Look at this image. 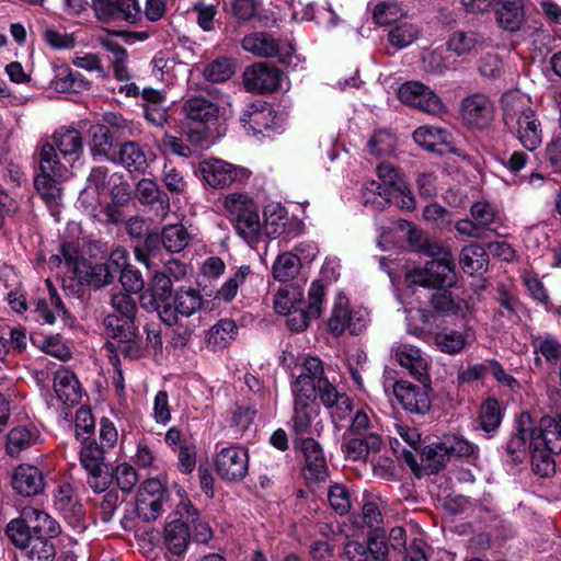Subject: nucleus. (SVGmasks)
Segmentation results:
<instances>
[{"label": "nucleus", "instance_id": "f257e3e1", "mask_svg": "<svg viewBox=\"0 0 561 561\" xmlns=\"http://www.w3.org/2000/svg\"><path fill=\"white\" fill-rule=\"evenodd\" d=\"M503 121L515 133L523 147L536 150L542 142V128L529 99L517 90L507 91L502 96Z\"/></svg>", "mask_w": 561, "mask_h": 561}, {"label": "nucleus", "instance_id": "f03ea898", "mask_svg": "<svg viewBox=\"0 0 561 561\" xmlns=\"http://www.w3.org/2000/svg\"><path fill=\"white\" fill-rule=\"evenodd\" d=\"M224 207L237 233L248 243L256 242L261 232L257 205L244 194L231 193L225 197Z\"/></svg>", "mask_w": 561, "mask_h": 561}, {"label": "nucleus", "instance_id": "7ed1b4c3", "mask_svg": "<svg viewBox=\"0 0 561 561\" xmlns=\"http://www.w3.org/2000/svg\"><path fill=\"white\" fill-rule=\"evenodd\" d=\"M108 451L107 448L99 444L94 438L82 437L79 451L80 463L87 471L88 484L96 493L107 490L112 481L106 462V454Z\"/></svg>", "mask_w": 561, "mask_h": 561}, {"label": "nucleus", "instance_id": "20e7f679", "mask_svg": "<svg viewBox=\"0 0 561 561\" xmlns=\"http://www.w3.org/2000/svg\"><path fill=\"white\" fill-rule=\"evenodd\" d=\"M176 514L181 518H185L186 522L175 519L168 523L164 528V543L170 553L181 556L186 551L191 539V533L186 523H195L198 512L187 499H182L176 507Z\"/></svg>", "mask_w": 561, "mask_h": 561}, {"label": "nucleus", "instance_id": "39448f33", "mask_svg": "<svg viewBox=\"0 0 561 561\" xmlns=\"http://www.w3.org/2000/svg\"><path fill=\"white\" fill-rule=\"evenodd\" d=\"M459 113L468 127L484 129L494 119V104L488 95L473 93L461 100Z\"/></svg>", "mask_w": 561, "mask_h": 561}, {"label": "nucleus", "instance_id": "423d86ee", "mask_svg": "<svg viewBox=\"0 0 561 561\" xmlns=\"http://www.w3.org/2000/svg\"><path fill=\"white\" fill-rule=\"evenodd\" d=\"M407 279L411 284L425 287L450 286L455 282L454 260L430 261L423 268L408 272Z\"/></svg>", "mask_w": 561, "mask_h": 561}, {"label": "nucleus", "instance_id": "0eeeda50", "mask_svg": "<svg viewBox=\"0 0 561 561\" xmlns=\"http://www.w3.org/2000/svg\"><path fill=\"white\" fill-rule=\"evenodd\" d=\"M324 297V285L320 280L312 282L308 291L307 309L296 307L286 313L288 328L293 332L306 330L311 319H317L321 316Z\"/></svg>", "mask_w": 561, "mask_h": 561}, {"label": "nucleus", "instance_id": "6e6552de", "mask_svg": "<svg viewBox=\"0 0 561 561\" xmlns=\"http://www.w3.org/2000/svg\"><path fill=\"white\" fill-rule=\"evenodd\" d=\"M398 98L402 103L430 114H439L444 111L440 98L419 81H409L401 84L398 89Z\"/></svg>", "mask_w": 561, "mask_h": 561}, {"label": "nucleus", "instance_id": "1a4fd4ad", "mask_svg": "<svg viewBox=\"0 0 561 561\" xmlns=\"http://www.w3.org/2000/svg\"><path fill=\"white\" fill-rule=\"evenodd\" d=\"M248 451L240 446L224 447L215 457L216 471L227 481L242 480L248 472Z\"/></svg>", "mask_w": 561, "mask_h": 561}, {"label": "nucleus", "instance_id": "9d476101", "mask_svg": "<svg viewBox=\"0 0 561 561\" xmlns=\"http://www.w3.org/2000/svg\"><path fill=\"white\" fill-rule=\"evenodd\" d=\"M93 9L98 19L104 22L126 21L137 24L142 20L137 0H93Z\"/></svg>", "mask_w": 561, "mask_h": 561}, {"label": "nucleus", "instance_id": "9b49d317", "mask_svg": "<svg viewBox=\"0 0 561 561\" xmlns=\"http://www.w3.org/2000/svg\"><path fill=\"white\" fill-rule=\"evenodd\" d=\"M304 456L305 465L302 473L308 482L324 481L329 476V469L323 449L314 437L300 439L294 443Z\"/></svg>", "mask_w": 561, "mask_h": 561}, {"label": "nucleus", "instance_id": "f8f14e48", "mask_svg": "<svg viewBox=\"0 0 561 561\" xmlns=\"http://www.w3.org/2000/svg\"><path fill=\"white\" fill-rule=\"evenodd\" d=\"M283 72L266 62H255L243 72L244 87L250 92L270 93L278 90L283 81Z\"/></svg>", "mask_w": 561, "mask_h": 561}, {"label": "nucleus", "instance_id": "ddd939ff", "mask_svg": "<svg viewBox=\"0 0 561 561\" xmlns=\"http://www.w3.org/2000/svg\"><path fill=\"white\" fill-rule=\"evenodd\" d=\"M430 385L431 380L422 387L399 380L393 385V394L405 411L424 415L431 410Z\"/></svg>", "mask_w": 561, "mask_h": 561}, {"label": "nucleus", "instance_id": "4468645a", "mask_svg": "<svg viewBox=\"0 0 561 561\" xmlns=\"http://www.w3.org/2000/svg\"><path fill=\"white\" fill-rule=\"evenodd\" d=\"M368 321L366 310H350L346 302L340 301L333 307L328 328L336 336L341 335L345 330H348L351 334L357 335L366 329Z\"/></svg>", "mask_w": 561, "mask_h": 561}, {"label": "nucleus", "instance_id": "2eb2a0df", "mask_svg": "<svg viewBox=\"0 0 561 561\" xmlns=\"http://www.w3.org/2000/svg\"><path fill=\"white\" fill-rule=\"evenodd\" d=\"M319 416L317 405H294L290 419V432L294 435V443L308 437L320 436L324 425Z\"/></svg>", "mask_w": 561, "mask_h": 561}, {"label": "nucleus", "instance_id": "dca6fc26", "mask_svg": "<svg viewBox=\"0 0 561 561\" xmlns=\"http://www.w3.org/2000/svg\"><path fill=\"white\" fill-rule=\"evenodd\" d=\"M391 356L421 383L430 381L428 360L420 348L401 343L391 347Z\"/></svg>", "mask_w": 561, "mask_h": 561}, {"label": "nucleus", "instance_id": "f3484780", "mask_svg": "<svg viewBox=\"0 0 561 561\" xmlns=\"http://www.w3.org/2000/svg\"><path fill=\"white\" fill-rule=\"evenodd\" d=\"M241 47L244 51L257 58L277 57L280 62H285L283 55L284 45L282 41L272 33L265 31H255L248 33L241 39Z\"/></svg>", "mask_w": 561, "mask_h": 561}, {"label": "nucleus", "instance_id": "a211bd4d", "mask_svg": "<svg viewBox=\"0 0 561 561\" xmlns=\"http://www.w3.org/2000/svg\"><path fill=\"white\" fill-rule=\"evenodd\" d=\"M165 499L163 484L157 479H148L138 491L137 512L147 520L156 519L162 512Z\"/></svg>", "mask_w": 561, "mask_h": 561}, {"label": "nucleus", "instance_id": "6ab92c4d", "mask_svg": "<svg viewBox=\"0 0 561 561\" xmlns=\"http://www.w3.org/2000/svg\"><path fill=\"white\" fill-rule=\"evenodd\" d=\"M54 505L76 531L81 533L85 528L83 507L76 499L69 483H61L57 486L54 492Z\"/></svg>", "mask_w": 561, "mask_h": 561}, {"label": "nucleus", "instance_id": "aec40b11", "mask_svg": "<svg viewBox=\"0 0 561 561\" xmlns=\"http://www.w3.org/2000/svg\"><path fill=\"white\" fill-rule=\"evenodd\" d=\"M13 490L25 497L39 494L45 488L43 472L30 463L19 465L12 476Z\"/></svg>", "mask_w": 561, "mask_h": 561}, {"label": "nucleus", "instance_id": "412c9836", "mask_svg": "<svg viewBox=\"0 0 561 561\" xmlns=\"http://www.w3.org/2000/svg\"><path fill=\"white\" fill-rule=\"evenodd\" d=\"M64 161L70 167L79 162L83 154V140L81 134L75 128H59L53 136L50 141Z\"/></svg>", "mask_w": 561, "mask_h": 561}, {"label": "nucleus", "instance_id": "4be33fe9", "mask_svg": "<svg viewBox=\"0 0 561 561\" xmlns=\"http://www.w3.org/2000/svg\"><path fill=\"white\" fill-rule=\"evenodd\" d=\"M534 420L529 412H522L516 420L515 431L506 442L505 451L514 462H522L526 455V442L533 435Z\"/></svg>", "mask_w": 561, "mask_h": 561}, {"label": "nucleus", "instance_id": "5701e85b", "mask_svg": "<svg viewBox=\"0 0 561 561\" xmlns=\"http://www.w3.org/2000/svg\"><path fill=\"white\" fill-rule=\"evenodd\" d=\"M65 179L42 172L34 178V186L53 216L59 214L62 205V187L59 182Z\"/></svg>", "mask_w": 561, "mask_h": 561}, {"label": "nucleus", "instance_id": "b1692460", "mask_svg": "<svg viewBox=\"0 0 561 561\" xmlns=\"http://www.w3.org/2000/svg\"><path fill=\"white\" fill-rule=\"evenodd\" d=\"M318 393L332 417L344 420L348 416L352 411L351 399L345 393L339 392L328 378L318 385Z\"/></svg>", "mask_w": 561, "mask_h": 561}, {"label": "nucleus", "instance_id": "393cba45", "mask_svg": "<svg viewBox=\"0 0 561 561\" xmlns=\"http://www.w3.org/2000/svg\"><path fill=\"white\" fill-rule=\"evenodd\" d=\"M182 113L188 122L206 125L217 119L219 110L210 100L194 95L185 99L182 105Z\"/></svg>", "mask_w": 561, "mask_h": 561}, {"label": "nucleus", "instance_id": "a878e982", "mask_svg": "<svg viewBox=\"0 0 561 561\" xmlns=\"http://www.w3.org/2000/svg\"><path fill=\"white\" fill-rule=\"evenodd\" d=\"M203 179L214 187L230 185L238 176L237 169L222 160L210 159L199 165Z\"/></svg>", "mask_w": 561, "mask_h": 561}, {"label": "nucleus", "instance_id": "bb28decb", "mask_svg": "<svg viewBox=\"0 0 561 561\" xmlns=\"http://www.w3.org/2000/svg\"><path fill=\"white\" fill-rule=\"evenodd\" d=\"M54 390L58 399L68 405L78 404L82 397L78 378L67 368H61L55 373Z\"/></svg>", "mask_w": 561, "mask_h": 561}, {"label": "nucleus", "instance_id": "cd10ccee", "mask_svg": "<svg viewBox=\"0 0 561 561\" xmlns=\"http://www.w3.org/2000/svg\"><path fill=\"white\" fill-rule=\"evenodd\" d=\"M495 16L503 30L517 32L525 20L523 0H497Z\"/></svg>", "mask_w": 561, "mask_h": 561}, {"label": "nucleus", "instance_id": "c85d7f7f", "mask_svg": "<svg viewBox=\"0 0 561 561\" xmlns=\"http://www.w3.org/2000/svg\"><path fill=\"white\" fill-rule=\"evenodd\" d=\"M381 439L377 433H367L365 436H355L342 445L346 458L354 461H366L370 453H377L381 447Z\"/></svg>", "mask_w": 561, "mask_h": 561}, {"label": "nucleus", "instance_id": "c756f323", "mask_svg": "<svg viewBox=\"0 0 561 561\" xmlns=\"http://www.w3.org/2000/svg\"><path fill=\"white\" fill-rule=\"evenodd\" d=\"M496 300L500 307L494 313V320L500 325H505L506 323L516 324L522 320L519 314L522 304L503 284L499 285Z\"/></svg>", "mask_w": 561, "mask_h": 561}, {"label": "nucleus", "instance_id": "7c9ffc66", "mask_svg": "<svg viewBox=\"0 0 561 561\" xmlns=\"http://www.w3.org/2000/svg\"><path fill=\"white\" fill-rule=\"evenodd\" d=\"M530 438L541 439L545 446L554 453H561V415L542 416L539 426L533 425V435Z\"/></svg>", "mask_w": 561, "mask_h": 561}, {"label": "nucleus", "instance_id": "2f4dec72", "mask_svg": "<svg viewBox=\"0 0 561 561\" xmlns=\"http://www.w3.org/2000/svg\"><path fill=\"white\" fill-rule=\"evenodd\" d=\"M22 516L26 518L33 536L56 537L59 534V525L47 513L33 507L25 506L22 508Z\"/></svg>", "mask_w": 561, "mask_h": 561}, {"label": "nucleus", "instance_id": "473e14b6", "mask_svg": "<svg viewBox=\"0 0 561 561\" xmlns=\"http://www.w3.org/2000/svg\"><path fill=\"white\" fill-rule=\"evenodd\" d=\"M39 432L34 425H19L7 435V453L10 456L19 455L22 450L39 442Z\"/></svg>", "mask_w": 561, "mask_h": 561}, {"label": "nucleus", "instance_id": "72a5a7b5", "mask_svg": "<svg viewBox=\"0 0 561 561\" xmlns=\"http://www.w3.org/2000/svg\"><path fill=\"white\" fill-rule=\"evenodd\" d=\"M135 319L107 314L103 321L106 334L119 343L134 341L138 335Z\"/></svg>", "mask_w": 561, "mask_h": 561}, {"label": "nucleus", "instance_id": "f704fd0d", "mask_svg": "<svg viewBox=\"0 0 561 561\" xmlns=\"http://www.w3.org/2000/svg\"><path fill=\"white\" fill-rule=\"evenodd\" d=\"M67 164L59 159L57 149L51 142L41 145L38 149L39 172L50 173L55 178H68L70 171Z\"/></svg>", "mask_w": 561, "mask_h": 561}, {"label": "nucleus", "instance_id": "c9c22d12", "mask_svg": "<svg viewBox=\"0 0 561 561\" xmlns=\"http://www.w3.org/2000/svg\"><path fill=\"white\" fill-rule=\"evenodd\" d=\"M136 197L142 205L160 204L163 215L170 209V199L167 193L161 191L158 183L151 179H141L136 185Z\"/></svg>", "mask_w": 561, "mask_h": 561}, {"label": "nucleus", "instance_id": "e433bc0d", "mask_svg": "<svg viewBox=\"0 0 561 561\" xmlns=\"http://www.w3.org/2000/svg\"><path fill=\"white\" fill-rule=\"evenodd\" d=\"M529 453L531 467L536 474H539L540 477H548L554 472V460L552 455L556 453L550 450L548 446H545L541 439L536 440L535 438H530Z\"/></svg>", "mask_w": 561, "mask_h": 561}, {"label": "nucleus", "instance_id": "4c0bfd02", "mask_svg": "<svg viewBox=\"0 0 561 561\" xmlns=\"http://www.w3.org/2000/svg\"><path fill=\"white\" fill-rule=\"evenodd\" d=\"M238 333V327L230 319H222L213 325L207 334V346L214 351L224 350L234 339Z\"/></svg>", "mask_w": 561, "mask_h": 561}, {"label": "nucleus", "instance_id": "58836bf2", "mask_svg": "<svg viewBox=\"0 0 561 561\" xmlns=\"http://www.w3.org/2000/svg\"><path fill=\"white\" fill-rule=\"evenodd\" d=\"M101 45L105 50L112 54L111 65L114 77L118 81L129 80L131 76L127 67L128 55L126 48L112 38H103Z\"/></svg>", "mask_w": 561, "mask_h": 561}, {"label": "nucleus", "instance_id": "ea45409f", "mask_svg": "<svg viewBox=\"0 0 561 561\" xmlns=\"http://www.w3.org/2000/svg\"><path fill=\"white\" fill-rule=\"evenodd\" d=\"M108 171L104 167L93 168L88 178V184L80 194L82 204H88V207L94 208L98 204V196L107 183Z\"/></svg>", "mask_w": 561, "mask_h": 561}, {"label": "nucleus", "instance_id": "a19ab883", "mask_svg": "<svg viewBox=\"0 0 561 561\" xmlns=\"http://www.w3.org/2000/svg\"><path fill=\"white\" fill-rule=\"evenodd\" d=\"M489 262L488 253L479 244H469L461 250L460 264L462 270L473 275L486 268Z\"/></svg>", "mask_w": 561, "mask_h": 561}, {"label": "nucleus", "instance_id": "79ce46f5", "mask_svg": "<svg viewBox=\"0 0 561 561\" xmlns=\"http://www.w3.org/2000/svg\"><path fill=\"white\" fill-rule=\"evenodd\" d=\"M482 43L483 39L478 33L473 31L458 30L450 35L447 42V47L457 56H463L481 46Z\"/></svg>", "mask_w": 561, "mask_h": 561}, {"label": "nucleus", "instance_id": "37998d69", "mask_svg": "<svg viewBox=\"0 0 561 561\" xmlns=\"http://www.w3.org/2000/svg\"><path fill=\"white\" fill-rule=\"evenodd\" d=\"M21 551L30 561H53L56 550L46 536H33Z\"/></svg>", "mask_w": 561, "mask_h": 561}, {"label": "nucleus", "instance_id": "c03bdc74", "mask_svg": "<svg viewBox=\"0 0 561 561\" xmlns=\"http://www.w3.org/2000/svg\"><path fill=\"white\" fill-rule=\"evenodd\" d=\"M81 283H85L95 288L110 284L114 279L113 271L107 264H94L82 267L76 276Z\"/></svg>", "mask_w": 561, "mask_h": 561}, {"label": "nucleus", "instance_id": "a18cd8bd", "mask_svg": "<svg viewBox=\"0 0 561 561\" xmlns=\"http://www.w3.org/2000/svg\"><path fill=\"white\" fill-rule=\"evenodd\" d=\"M449 134L438 127L421 126L413 133L414 141L428 151L437 150V146L448 141Z\"/></svg>", "mask_w": 561, "mask_h": 561}, {"label": "nucleus", "instance_id": "49530a36", "mask_svg": "<svg viewBox=\"0 0 561 561\" xmlns=\"http://www.w3.org/2000/svg\"><path fill=\"white\" fill-rule=\"evenodd\" d=\"M161 240L169 252L179 253L188 244L190 234L181 224L169 225L162 229Z\"/></svg>", "mask_w": 561, "mask_h": 561}, {"label": "nucleus", "instance_id": "de8ad7c7", "mask_svg": "<svg viewBox=\"0 0 561 561\" xmlns=\"http://www.w3.org/2000/svg\"><path fill=\"white\" fill-rule=\"evenodd\" d=\"M434 342L440 352L455 355L465 348L467 336L459 331L443 330L435 334Z\"/></svg>", "mask_w": 561, "mask_h": 561}, {"label": "nucleus", "instance_id": "09e8293b", "mask_svg": "<svg viewBox=\"0 0 561 561\" xmlns=\"http://www.w3.org/2000/svg\"><path fill=\"white\" fill-rule=\"evenodd\" d=\"M318 385L309 377L298 376L291 383L294 405H316Z\"/></svg>", "mask_w": 561, "mask_h": 561}, {"label": "nucleus", "instance_id": "8fccbe9b", "mask_svg": "<svg viewBox=\"0 0 561 561\" xmlns=\"http://www.w3.org/2000/svg\"><path fill=\"white\" fill-rule=\"evenodd\" d=\"M300 259L291 253L279 254L273 265V275L275 279L285 283L293 279L300 270Z\"/></svg>", "mask_w": 561, "mask_h": 561}, {"label": "nucleus", "instance_id": "3c124183", "mask_svg": "<svg viewBox=\"0 0 561 561\" xmlns=\"http://www.w3.org/2000/svg\"><path fill=\"white\" fill-rule=\"evenodd\" d=\"M4 534L11 541V543L22 550L23 548H27L26 543L31 540L33 535L31 534V527L24 518V516H20L11 519L5 528Z\"/></svg>", "mask_w": 561, "mask_h": 561}, {"label": "nucleus", "instance_id": "603ef678", "mask_svg": "<svg viewBox=\"0 0 561 561\" xmlns=\"http://www.w3.org/2000/svg\"><path fill=\"white\" fill-rule=\"evenodd\" d=\"M119 160L129 171H141L147 165L144 150L134 141H127L121 146Z\"/></svg>", "mask_w": 561, "mask_h": 561}, {"label": "nucleus", "instance_id": "864d4df0", "mask_svg": "<svg viewBox=\"0 0 561 561\" xmlns=\"http://www.w3.org/2000/svg\"><path fill=\"white\" fill-rule=\"evenodd\" d=\"M367 148L377 158L390 156L396 148V137L388 129H378L368 140Z\"/></svg>", "mask_w": 561, "mask_h": 561}, {"label": "nucleus", "instance_id": "5fc2aeb1", "mask_svg": "<svg viewBox=\"0 0 561 561\" xmlns=\"http://www.w3.org/2000/svg\"><path fill=\"white\" fill-rule=\"evenodd\" d=\"M234 73V62L230 58L221 57L205 66L203 76L206 80L220 83L229 80Z\"/></svg>", "mask_w": 561, "mask_h": 561}, {"label": "nucleus", "instance_id": "6e6d98bb", "mask_svg": "<svg viewBox=\"0 0 561 561\" xmlns=\"http://www.w3.org/2000/svg\"><path fill=\"white\" fill-rule=\"evenodd\" d=\"M251 276H253V273L249 265L240 266L220 287L217 297L226 302L231 301L237 296L238 289L244 285L247 279Z\"/></svg>", "mask_w": 561, "mask_h": 561}, {"label": "nucleus", "instance_id": "4d7b16f0", "mask_svg": "<svg viewBox=\"0 0 561 561\" xmlns=\"http://www.w3.org/2000/svg\"><path fill=\"white\" fill-rule=\"evenodd\" d=\"M54 84L62 93H82L91 87V82L82 73L72 70H68L65 76H58Z\"/></svg>", "mask_w": 561, "mask_h": 561}, {"label": "nucleus", "instance_id": "13d9d810", "mask_svg": "<svg viewBox=\"0 0 561 561\" xmlns=\"http://www.w3.org/2000/svg\"><path fill=\"white\" fill-rule=\"evenodd\" d=\"M419 35L420 30L416 25L402 22L389 31L388 39L392 46L402 49L414 43Z\"/></svg>", "mask_w": 561, "mask_h": 561}, {"label": "nucleus", "instance_id": "bf43d9fd", "mask_svg": "<svg viewBox=\"0 0 561 561\" xmlns=\"http://www.w3.org/2000/svg\"><path fill=\"white\" fill-rule=\"evenodd\" d=\"M49 304L50 307L45 299H38L35 302L34 312H36L45 323L54 324L58 316H67V310L65 309L61 298L58 294L51 295L49 297Z\"/></svg>", "mask_w": 561, "mask_h": 561}, {"label": "nucleus", "instance_id": "052dcab7", "mask_svg": "<svg viewBox=\"0 0 561 561\" xmlns=\"http://www.w3.org/2000/svg\"><path fill=\"white\" fill-rule=\"evenodd\" d=\"M363 198L365 207L373 210H382L389 205V195L383 190L381 183L377 181H369L363 190Z\"/></svg>", "mask_w": 561, "mask_h": 561}, {"label": "nucleus", "instance_id": "680f3d73", "mask_svg": "<svg viewBox=\"0 0 561 561\" xmlns=\"http://www.w3.org/2000/svg\"><path fill=\"white\" fill-rule=\"evenodd\" d=\"M449 459L447 448L444 440L433 443L423 448L422 461L431 470V472H438Z\"/></svg>", "mask_w": 561, "mask_h": 561}, {"label": "nucleus", "instance_id": "e2e57ef3", "mask_svg": "<svg viewBox=\"0 0 561 561\" xmlns=\"http://www.w3.org/2000/svg\"><path fill=\"white\" fill-rule=\"evenodd\" d=\"M470 216L474 220L476 225L485 232L486 230H490L492 225L496 221L497 211L490 203L479 201L471 205Z\"/></svg>", "mask_w": 561, "mask_h": 561}, {"label": "nucleus", "instance_id": "0e129e2a", "mask_svg": "<svg viewBox=\"0 0 561 561\" xmlns=\"http://www.w3.org/2000/svg\"><path fill=\"white\" fill-rule=\"evenodd\" d=\"M481 427L485 432L496 430L502 421L500 402L496 399H488L480 409Z\"/></svg>", "mask_w": 561, "mask_h": 561}, {"label": "nucleus", "instance_id": "69168bd1", "mask_svg": "<svg viewBox=\"0 0 561 561\" xmlns=\"http://www.w3.org/2000/svg\"><path fill=\"white\" fill-rule=\"evenodd\" d=\"M202 304V296L194 289L179 290L175 295V310L182 316H192L201 309Z\"/></svg>", "mask_w": 561, "mask_h": 561}, {"label": "nucleus", "instance_id": "338daca9", "mask_svg": "<svg viewBox=\"0 0 561 561\" xmlns=\"http://www.w3.org/2000/svg\"><path fill=\"white\" fill-rule=\"evenodd\" d=\"M450 457L469 458L477 457L479 448L463 437L450 435L443 438Z\"/></svg>", "mask_w": 561, "mask_h": 561}, {"label": "nucleus", "instance_id": "774afa93", "mask_svg": "<svg viewBox=\"0 0 561 561\" xmlns=\"http://www.w3.org/2000/svg\"><path fill=\"white\" fill-rule=\"evenodd\" d=\"M328 501L332 510L339 515L347 514L352 506L348 490L340 483H334L329 488Z\"/></svg>", "mask_w": 561, "mask_h": 561}]
</instances>
